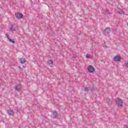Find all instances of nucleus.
Here are the masks:
<instances>
[{
	"label": "nucleus",
	"mask_w": 128,
	"mask_h": 128,
	"mask_svg": "<svg viewBox=\"0 0 128 128\" xmlns=\"http://www.w3.org/2000/svg\"><path fill=\"white\" fill-rule=\"evenodd\" d=\"M18 68H20V70H22V67L18 66Z\"/></svg>",
	"instance_id": "obj_18"
},
{
	"label": "nucleus",
	"mask_w": 128,
	"mask_h": 128,
	"mask_svg": "<svg viewBox=\"0 0 128 128\" xmlns=\"http://www.w3.org/2000/svg\"><path fill=\"white\" fill-rule=\"evenodd\" d=\"M16 17L17 18L20 19L22 18V13H18V14H16Z\"/></svg>",
	"instance_id": "obj_3"
},
{
	"label": "nucleus",
	"mask_w": 128,
	"mask_h": 128,
	"mask_svg": "<svg viewBox=\"0 0 128 128\" xmlns=\"http://www.w3.org/2000/svg\"><path fill=\"white\" fill-rule=\"evenodd\" d=\"M88 88H84V91H85V92H88Z\"/></svg>",
	"instance_id": "obj_16"
},
{
	"label": "nucleus",
	"mask_w": 128,
	"mask_h": 128,
	"mask_svg": "<svg viewBox=\"0 0 128 128\" xmlns=\"http://www.w3.org/2000/svg\"><path fill=\"white\" fill-rule=\"evenodd\" d=\"M126 68H128V62H126Z\"/></svg>",
	"instance_id": "obj_17"
},
{
	"label": "nucleus",
	"mask_w": 128,
	"mask_h": 128,
	"mask_svg": "<svg viewBox=\"0 0 128 128\" xmlns=\"http://www.w3.org/2000/svg\"><path fill=\"white\" fill-rule=\"evenodd\" d=\"M87 70L89 72L92 73L96 71V69H94V68L92 66H88Z\"/></svg>",
	"instance_id": "obj_2"
},
{
	"label": "nucleus",
	"mask_w": 128,
	"mask_h": 128,
	"mask_svg": "<svg viewBox=\"0 0 128 128\" xmlns=\"http://www.w3.org/2000/svg\"><path fill=\"white\" fill-rule=\"evenodd\" d=\"M127 26H128V23L127 24Z\"/></svg>",
	"instance_id": "obj_21"
},
{
	"label": "nucleus",
	"mask_w": 128,
	"mask_h": 128,
	"mask_svg": "<svg viewBox=\"0 0 128 128\" xmlns=\"http://www.w3.org/2000/svg\"><path fill=\"white\" fill-rule=\"evenodd\" d=\"M58 116V113L56 112H54L52 113V114L51 115L52 118H56Z\"/></svg>",
	"instance_id": "obj_10"
},
{
	"label": "nucleus",
	"mask_w": 128,
	"mask_h": 128,
	"mask_svg": "<svg viewBox=\"0 0 128 128\" xmlns=\"http://www.w3.org/2000/svg\"><path fill=\"white\" fill-rule=\"evenodd\" d=\"M8 114H9V116H14V111L10 109L8 110Z\"/></svg>",
	"instance_id": "obj_8"
},
{
	"label": "nucleus",
	"mask_w": 128,
	"mask_h": 128,
	"mask_svg": "<svg viewBox=\"0 0 128 128\" xmlns=\"http://www.w3.org/2000/svg\"><path fill=\"white\" fill-rule=\"evenodd\" d=\"M116 100L118 106H122V104H124V102H122V100L120 98H117Z\"/></svg>",
	"instance_id": "obj_1"
},
{
	"label": "nucleus",
	"mask_w": 128,
	"mask_h": 128,
	"mask_svg": "<svg viewBox=\"0 0 128 128\" xmlns=\"http://www.w3.org/2000/svg\"><path fill=\"white\" fill-rule=\"evenodd\" d=\"M23 68H26V67L25 66H24Z\"/></svg>",
	"instance_id": "obj_20"
},
{
	"label": "nucleus",
	"mask_w": 128,
	"mask_h": 128,
	"mask_svg": "<svg viewBox=\"0 0 128 128\" xmlns=\"http://www.w3.org/2000/svg\"><path fill=\"white\" fill-rule=\"evenodd\" d=\"M20 84H17L15 86H14V90H17V92H18L20 90Z\"/></svg>",
	"instance_id": "obj_7"
},
{
	"label": "nucleus",
	"mask_w": 128,
	"mask_h": 128,
	"mask_svg": "<svg viewBox=\"0 0 128 128\" xmlns=\"http://www.w3.org/2000/svg\"><path fill=\"white\" fill-rule=\"evenodd\" d=\"M86 58H92V56L90 54H87L86 56Z\"/></svg>",
	"instance_id": "obj_12"
},
{
	"label": "nucleus",
	"mask_w": 128,
	"mask_h": 128,
	"mask_svg": "<svg viewBox=\"0 0 128 128\" xmlns=\"http://www.w3.org/2000/svg\"><path fill=\"white\" fill-rule=\"evenodd\" d=\"M10 30H12V32H14V31L16 30V29H14V28H13V26H12L10 28Z\"/></svg>",
	"instance_id": "obj_13"
},
{
	"label": "nucleus",
	"mask_w": 128,
	"mask_h": 128,
	"mask_svg": "<svg viewBox=\"0 0 128 128\" xmlns=\"http://www.w3.org/2000/svg\"><path fill=\"white\" fill-rule=\"evenodd\" d=\"M110 28H106L104 32V33L105 34H110Z\"/></svg>",
	"instance_id": "obj_4"
},
{
	"label": "nucleus",
	"mask_w": 128,
	"mask_h": 128,
	"mask_svg": "<svg viewBox=\"0 0 128 128\" xmlns=\"http://www.w3.org/2000/svg\"><path fill=\"white\" fill-rule=\"evenodd\" d=\"M118 12L120 14H124V12L122 10V9H118Z\"/></svg>",
	"instance_id": "obj_11"
},
{
	"label": "nucleus",
	"mask_w": 128,
	"mask_h": 128,
	"mask_svg": "<svg viewBox=\"0 0 128 128\" xmlns=\"http://www.w3.org/2000/svg\"><path fill=\"white\" fill-rule=\"evenodd\" d=\"M20 62L22 64H26V60L24 58H20L19 59Z\"/></svg>",
	"instance_id": "obj_6"
},
{
	"label": "nucleus",
	"mask_w": 128,
	"mask_h": 128,
	"mask_svg": "<svg viewBox=\"0 0 128 128\" xmlns=\"http://www.w3.org/2000/svg\"><path fill=\"white\" fill-rule=\"evenodd\" d=\"M125 128H128V126L126 125L124 126Z\"/></svg>",
	"instance_id": "obj_19"
},
{
	"label": "nucleus",
	"mask_w": 128,
	"mask_h": 128,
	"mask_svg": "<svg viewBox=\"0 0 128 128\" xmlns=\"http://www.w3.org/2000/svg\"><path fill=\"white\" fill-rule=\"evenodd\" d=\"M48 66H54V64H52V60H49L48 62Z\"/></svg>",
	"instance_id": "obj_9"
},
{
	"label": "nucleus",
	"mask_w": 128,
	"mask_h": 128,
	"mask_svg": "<svg viewBox=\"0 0 128 128\" xmlns=\"http://www.w3.org/2000/svg\"><path fill=\"white\" fill-rule=\"evenodd\" d=\"M114 60L115 62H120V58L118 56H116L114 58Z\"/></svg>",
	"instance_id": "obj_5"
},
{
	"label": "nucleus",
	"mask_w": 128,
	"mask_h": 128,
	"mask_svg": "<svg viewBox=\"0 0 128 128\" xmlns=\"http://www.w3.org/2000/svg\"><path fill=\"white\" fill-rule=\"evenodd\" d=\"M9 42H12V44H14L15 42L14 40V39H10Z\"/></svg>",
	"instance_id": "obj_14"
},
{
	"label": "nucleus",
	"mask_w": 128,
	"mask_h": 128,
	"mask_svg": "<svg viewBox=\"0 0 128 128\" xmlns=\"http://www.w3.org/2000/svg\"><path fill=\"white\" fill-rule=\"evenodd\" d=\"M6 38L8 40H10V35L8 34H6Z\"/></svg>",
	"instance_id": "obj_15"
}]
</instances>
